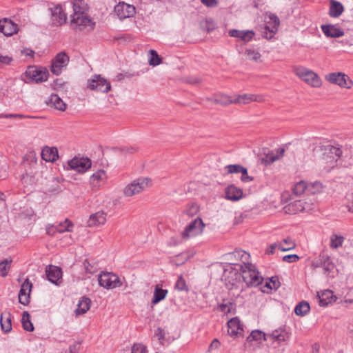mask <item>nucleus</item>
<instances>
[{
    "label": "nucleus",
    "instance_id": "nucleus-1",
    "mask_svg": "<svg viewBox=\"0 0 353 353\" xmlns=\"http://www.w3.org/2000/svg\"><path fill=\"white\" fill-rule=\"evenodd\" d=\"M342 148L328 141L320 142L314 148L313 155L322 166L329 170L335 166L339 159H341Z\"/></svg>",
    "mask_w": 353,
    "mask_h": 353
},
{
    "label": "nucleus",
    "instance_id": "nucleus-2",
    "mask_svg": "<svg viewBox=\"0 0 353 353\" xmlns=\"http://www.w3.org/2000/svg\"><path fill=\"white\" fill-rule=\"evenodd\" d=\"M73 14L72 15L71 23L80 28V30H92L94 29L95 23L88 15V6L83 0H74Z\"/></svg>",
    "mask_w": 353,
    "mask_h": 353
},
{
    "label": "nucleus",
    "instance_id": "nucleus-3",
    "mask_svg": "<svg viewBox=\"0 0 353 353\" xmlns=\"http://www.w3.org/2000/svg\"><path fill=\"white\" fill-rule=\"evenodd\" d=\"M232 265H234L235 270L240 271V274L248 286H257L261 283L263 277L253 264L244 262L243 264Z\"/></svg>",
    "mask_w": 353,
    "mask_h": 353
},
{
    "label": "nucleus",
    "instance_id": "nucleus-4",
    "mask_svg": "<svg viewBox=\"0 0 353 353\" xmlns=\"http://www.w3.org/2000/svg\"><path fill=\"white\" fill-rule=\"evenodd\" d=\"M286 338L287 333L283 330H274L268 335L260 330H254L248 337V340L251 341L264 339V341H272V344L274 343L280 344L281 342H284L286 340Z\"/></svg>",
    "mask_w": 353,
    "mask_h": 353
},
{
    "label": "nucleus",
    "instance_id": "nucleus-5",
    "mask_svg": "<svg viewBox=\"0 0 353 353\" xmlns=\"http://www.w3.org/2000/svg\"><path fill=\"white\" fill-rule=\"evenodd\" d=\"M294 73L301 80L312 88H320L322 85L319 76L307 68L297 66L294 68Z\"/></svg>",
    "mask_w": 353,
    "mask_h": 353
},
{
    "label": "nucleus",
    "instance_id": "nucleus-6",
    "mask_svg": "<svg viewBox=\"0 0 353 353\" xmlns=\"http://www.w3.org/2000/svg\"><path fill=\"white\" fill-rule=\"evenodd\" d=\"M87 88L92 91L108 93L111 90L110 82L101 74L92 75L87 81Z\"/></svg>",
    "mask_w": 353,
    "mask_h": 353
},
{
    "label": "nucleus",
    "instance_id": "nucleus-7",
    "mask_svg": "<svg viewBox=\"0 0 353 353\" xmlns=\"http://www.w3.org/2000/svg\"><path fill=\"white\" fill-rule=\"evenodd\" d=\"M99 284L107 290L121 287L122 281L116 274L109 272H102L98 276Z\"/></svg>",
    "mask_w": 353,
    "mask_h": 353
},
{
    "label": "nucleus",
    "instance_id": "nucleus-8",
    "mask_svg": "<svg viewBox=\"0 0 353 353\" xmlns=\"http://www.w3.org/2000/svg\"><path fill=\"white\" fill-rule=\"evenodd\" d=\"M150 185L148 178H139L134 180L123 189V194L126 196H132L141 192Z\"/></svg>",
    "mask_w": 353,
    "mask_h": 353
},
{
    "label": "nucleus",
    "instance_id": "nucleus-9",
    "mask_svg": "<svg viewBox=\"0 0 353 353\" xmlns=\"http://www.w3.org/2000/svg\"><path fill=\"white\" fill-rule=\"evenodd\" d=\"M312 267L314 269L323 268L324 274L327 276H330L335 268V265L330 257L325 253H321L318 257L312 261Z\"/></svg>",
    "mask_w": 353,
    "mask_h": 353
},
{
    "label": "nucleus",
    "instance_id": "nucleus-10",
    "mask_svg": "<svg viewBox=\"0 0 353 353\" xmlns=\"http://www.w3.org/2000/svg\"><path fill=\"white\" fill-rule=\"evenodd\" d=\"M204 225H205L201 219H195L185 227L181 234L182 238L187 240L190 238L201 234L203 232Z\"/></svg>",
    "mask_w": 353,
    "mask_h": 353
},
{
    "label": "nucleus",
    "instance_id": "nucleus-11",
    "mask_svg": "<svg viewBox=\"0 0 353 353\" xmlns=\"http://www.w3.org/2000/svg\"><path fill=\"white\" fill-rule=\"evenodd\" d=\"M325 79L341 88H350L353 85V82L350 77L343 72L330 73L325 77Z\"/></svg>",
    "mask_w": 353,
    "mask_h": 353
},
{
    "label": "nucleus",
    "instance_id": "nucleus-12",
    "mask_svg": "<svg viewBox=\"0 0 353 353\" xmlns=\"http://www.w3.org/2000/svg\"><path fill=\"white\" fill-rule=\"evenodd\" d=\"M25 75L30 81L37 83L46 81L48 79V72L46 70L39 69L35 66H29Z\"/></svg>",
    "mask_w": 353,
    "mask_h": 353
},
{
    "label": "nucleus",
    "instance_id": "nucleus-13",
    "mask_svg": "<svg viewBox=\"0 0 353 353\" xmlns=\"http://www.w3.org/2000/svg\"><path fill=\"white\" fill-rule=\"evenodd\" d=\"M69 60V57L65 52L58 53L52 61L51 72L55 75L60 74L62 69L68 64Z\"/></svg>",
    "mask_w": 353,
    "mask_h": 353
},
{
    "label": "nucleus",
    "instance_id": "nucleus-14",
    "mask_svg": "<svg viewBox=\"0 0 353 353\" xmlns=\"http://www.w3.org/2000/svg\"><path fill=\"white\" fill-rule=\"evenodd\" d=\"M92 162L90 159L75 157L68 161V166L78 172L83 173L91 168Z\"/></svg>",
    "mask_w": 353,
    "mask_h": 353
},
{
    "label": "nucleus",
    "instance_id": "nucleus-15",
    "mask_svg": "<svg viewBox=\"0 0 353 353\" xmlns=\"http://www.w3.org/2000/svg\"><path fill=\"white\" fill-rule=\"evenodd\" d=\"M50 21L53 26H59L64 24L67 20V14L60 5L50 8Z\"/></svg>",
    "mask_w": 353,
    "mask_h": 353
},
{
    "label": "nucleus",
    "instance_id": "nucleus-16",
    "mask_svg": "<svg viewBox=\"0 0 353 353\" xmlns=\"http://www.w3.org/2000/svg\"><path fill=\"white\" fill-rule=\"evenodd\" d=\"M114 12L121 19L132 17L134 15L135 7L125 2H119L114 7Z\"/></svg>",
    "mask_w": 353,
    "mask_h": 353
},
{
    "label": "nucleus",
    "instance_id": "nucleus-17",
    "mask_svg": "<svg viewBox=\"0 0 353 353\" xmlns=\"http://www.w3.org/2000/svg\"><path fill=\"white\" fill-rule=\"evenodd\" d=\"M32 288V283L28 279H26L21 284L19 293V301L21 304L23 305H28L30 303Z\"/></svg>",
    "mask_w": 353,
    "mask_h": 353
},
{
    "label": "nucleus",
    "instance_id": "nucleus-18",
    "mask_svg": "<svg viewBox=\"0 0 353 353\" xmlns=\"http://www.w3.org/2000/svg\"><path fill=\"white\" fill-rule=\"evenodd\" d=\"M18 26L12 20L4 18L0 20V32L5 36H12L18 32Z\"/></svg>",
    "mask_w": 353,
    "mask_h": 353
},
{
    "label": "nucleus",
    "instance_id": "nucleus-19",
    "mask_svg": "<svg viewBox=\"0 0 353 353\" xmlns=\"http://www.w3.org/2000/svg\"><path fill=\"white\" fill-rule=\"evenodd\" d=\"M285 151V148H279L275 150H272L264 154V155L261 158V161L265 165H270L281 159L284 155Z\"/></svg>",
    "mask_w": 353,
    "mask_h": 353
},
{
    "label": "nucleus",
    "instance_id": "nucleus-20",
    "mask_svg": "<svg viewBox=\"0 0 353 353\" xmlns=\"http://www.w3.org/2000/svg\"><path fill=\"white\" fill-rule=\"evenodd\" d=\"M263 101V96L253 94L235 95L233 99L234 103L235 104H248L252 101L261 102Z\"/></svg>",
    "mask_w": 353,
    "mask_h": 353
},
{
    "label": "nucleus",
    "instance_id": "nucleus-21",
    "mask_svg": "<svg viewBox=\"0 0 353 353\" xmlns=\"http://www.w3.org/2000/svg\"><path fill=\"white\" fill-rule=\"evenodd\" d=\"M269 18L271 21V24L266 26L264 28V31L262 32L263 37L268 39L274 37L279 26V19L276 16L271 14Z\"/></svg>",
    "mask_w": 353,
    "mask_h": 353
},
{
    "label": "nucleus",
    "instance_id": "nucleus-22",
    "mask_svg": "<svg viewBox=\"0 0 353 353\" xmlns=\"http://www.w3.org/2000/svg\"><path fill=\"white\" fill-rule=\"evenodd\" d=\"M321 28L323 34L327 37L339 38L344 34L343 30L336 27L335 25H322Z\"/></svg>",
    "mask_w": 353,
    "mask_h": 353
},
{
    "label": "nucleus",
    "instance_id": "nucleus-23",
    "mask_svg": "<svg viewBox=\"0 0 353 353\" xmlns=\"http://www.w3.org/2000/svg\"><path fill=\"white\" fill-rule=\"evenodd\" d=\"M228 332L230 336H236L242 334L243 332V325L238 317L232 318L228 322Z\"/></svg>",
    "mask_w": 353,
    "mask_h": 353
},
{
    "label": "nucleus",
    "instance_id": "nucleus-24",
    "mask_svg": "<svg viewBox=\"0 0 353 353\" xmlns=\"http://www.w3.org/2000/svg\"><path fill=\"white\" fill-rule=\"evenodd\" d=\"M225 198L228 200L236 201L243 196V191L241 188H237L234 185H228L225 190Z\"/></svg>",
    "mask_w": 353,
    "mask_h": 353
},
{
    "label": "nucleus",
    "instance_id": "nucleus-25",
    "mask_svg": "<svg viewBox=\"0 0 353 353\" xmlns=\"http://www.w3.org/2000/svg\"><path fill=\"white\" fill-rule=\"evenodd\" d=\"M41 158L47 162H54L58 157V150L55 147H44L41 150Z\"/></svg>",
    "mask_w": 353,
    "mask_h": 353
},
{
    "label": "nucleus",
    "instance_id": "nucleus-26",
    "mask_svg": "<svg viewBox=\"0 0 353 353\" xmlns=\"http://www.w3.org/2000/svg\"><path fill=\"white\" fill-rule=\"evenodd\" d=\"M254 34H255L252 30H239L233 29L229 31V35L230 37L239 38L244 42H249L251 41Z\"/></svg>",
    "mask_w": 353,
    "mask_h": 353
},
{
    "label": "nucleus",
    "instance_id": "nucleus-27",
    "mask_svg": "<svg viewBox=\"0 0 353 353\" xmlns=\"http://www.w3.org/2000/svg\"><path fill=\"white\" fill-rule=\"evenodd\" d=\"M46 275L48 279L52 283L57 284V281L61 278L62 273L61 269L54 265H50L46 268Z\"/></svg>",
    "mask_w": 353,
    "mask_h": 353
},
{
    "label": "nucleus",
    "instance_id": "nucleus-28",
    "mask_svg": "<svg viewBox=\"0 0 353 353\" xmlns=\"http://www.w3.org/2000/svg\"><path fill=\"white\" fill-rule=\"evenodd\" d=\"M106 221V214L102 211L97 212L90 215L88 221V225L89 227L103 225Z\"/></svg>",
    "mask_w": 353,
    "mask_h": 353
},
{
    "label": "nucleus",
    "instance_id": "nucleus-29",
    "mask_svg": "<svg viewBox=\"0 0 353 353\" xmlns=\"http://www.w3.org/2000/svg\"><path fill=\"white\" fill-rule=\"evenodd\" d=\"M319 299V305L325 307L329 303L336 301V297L333 294V292L330 290H325L318 294Z\"/></svg>",
    "mask_w": 353,
    "mask_h": 353
},
{
    "label": "nucleus",
    "instance_id": "nucleus-30",
    "mask_svg": "<svg viewBox=\"0 0 353 353\" xmlns=\"http://www.w3.org/2000/svg\"><path fill=\"white\" fill-rule=\"evenodd\" d=\"M330 4V16L334 18L339 17L344 10L342 3L335 0H331Z\"/></svg>",
    "mask_w": 353,
    "mask_h": 353
},
{
    "label": "nucleus",
    "instance_id": "nucleus-31",
    "mask_svg": "<svg viewBox=\"0 0 353 353\" xmlns=\"http://www.w3.org/2000/svg\"><path fill=\"white\" fill-rule=\"evenodd\" d=\"M304 207L302 206L301 200H296L290 203L283 208L285 213L287 214H296L303 212Z\"/></svg>",
    "mask_w": 353,
    "mask_h": 353
},
{
    "label": "nucleus",
    "instance_id": "nucleus-32",
    "mask_svg": "<svg viewBox=\"0 0 353 353\" xmlns=\"http://www.w3.org/2000/svg\"><path fill=\"white\" fill-rule=\"evenodd\" d=\"M50 106L54 107L56 109L64 111L66 108L65 103L57 94H52L48 101Z\"/></svg>",
    "mask_w": 353,
    "mask_h": 353
},
{
    "label": "nucleus",
    "instance_id": "nucleus-33",
    "mask_svg": "<svg viewBox=\"0 0 353 353\" xmlns=\"http://www.w3.org/2000/svg\"><path fill=\"white\" fill-rule=\"evenodd\" d=\"M2 330L7 333L12 330L11 314L8 312H4L1 315L0 319Z\"/></svg>",
    "mask_w": 353,
    "mask_h": 353
},
{
    "label": "nucleus",
    "instance_id": "nucleus-34",
    "mask_svg": "<svg viewBox=\"0 0 353 353\" xmlns=\"http://www.w3.org/2000/svg\"><path fill=\"white\" fill-rule=\"evenodd\" d=\"M341 159L350 166H353V147L345 145L342 148Z\"/></svg>",
    "mask_w": 353,
    "mask_h": 353
},
{
    "label": "nucleus",
    "instance_id": "nucleus-35",
    "mask_svg": "<svg viewBox=\"0 0 353 353\" xmlns=\"http://www.w3.org/2000/svg\"><path fill=\"white\" fill-rule=\"evenodd\" d=\"M91 301L87 297L81 298L78 303L77 308L75 310L77 315H81L85 314L90 307Z\"/></svg>",
    "mask_w": 353,
    "mask_h": 353
},
{
    "label": "nucleus",
    "instance_id": "nucleus-36",
    "mask_svg": "<svg viewBox=\"0 0 353 353\" xmlns=\"http://www.w3.org/2000/svg\"><path fill=\"white\" fill-rule=\"evenodd\" d=\"M168 294V290H164L161 285H157L154 288V295L152 298V303L157 304L163 300Z\"/></svg>",
    "mask_w": 353,
    "mask_h": 353
},
{
    "label": "nucleus",
    "instance_id": "nucleus-37",
    "mask_svg": "<svg viewBox=\"0 0 353 353\" xmlns=\"http://www.w3.org/2000/svg\"><path fill=\"white\" fill-rule=\"evenodd\" d=\"M310 304L305 301H302L296 305L294 312L297 316H303L310 312Z\"/></svg>",
    "mask_w": 353,
    "mask_h": 353
},
{
    "label": "nucleus",
    "instance_id": "nucleus-38",
    "mask_svg": "<svg viewBox=\"0 0 353 353\" xmlns=\"http://www.w3.org/2000/svg\"><path fill=\"white\" fill-rule=\"evenodd\" d=\"M233 99L232 97L226 95V94H218L214 97V102L218 104H221L222 105H227L231 103H234Z\"/></svg>",
    "mask_w": 353,
    "mask_h": 353
},
{
    "label": "nucleus",
    "instance_id": "nucleus-39",
    "mask_svg": "<svg viewBox=\"0 0 353 353\" xmlns=\"http://www.w3.org/2000/svg\"><path fill=\"white\" fill-rule=\"evenodd\" d=\"M292 190L296 195H301L303 193L307 194V183L305 181H301L294 185Z\"/></svg>",
    "mask_w": 353,
    "mask_h": 353
},
{
    "label": "nucleus",
    "instance_id": "nucleus-40",
    "mask_svg": "<svg viewBox=\"0 0 353 353\" xmlns=\"http://www.w3.org/2000/svg\"><path fill=\"white\" fill-rule=\"evenodd\" d=\"M344 241V237L341 235L333 234L330 236V247L333 249H337L342 246Z\"/></svg>",
    "mask_w": 353,
    "mask_h": 353
},
{
    "label": "nucleus",
    "instance_id": "nucleus-41",
    "mask_svg": "<svg viewBox=\"0 0 353 353\" xmlns=\"http://www.w3.org/2000/svg\"><path fill=\"white\" fill-rule=\"evenodd\" d=\"M106 178V174L105 171L100 170L94 173L90 176V181L94 185H97L98 183L104 181Z\"/></svg>",
    "mask_w": 353,
    "mask_h": 353
},
{
    "label": "nucleus",
    "instance_id": "nucleus-42",
    "mask_svg": "<svg viewBox=\"0 0 353 353\" xmlns=\"http://www.w3.org/2000/svg\"><path fill=\"white\" fill-rule=\"evenodd\" d=\"M279 243L280 244V250L283 252L291 250L296 247V243L290 238L285 239L283 241Z\"/></svg>",
    "mask_w": 353,
    "mask_h": 353
},
{
    "label": "nucleus",
    "instance_id": "nucleus-43",
    "mask_svg": "<svg viewBox=\"0 0 353 353\" xmlns=\"http://www.w3.org/2000/svg\"><path fill=\"white\" fill-rule=\"evenodd\" d=\"M323 190L322 184L319 181L307 183V194L320 193Z\"/></svg>",
    "mask_w": 353,
    "mask_h": 353
},
{
    "label": "nucleus",
    "instance_id": "nucleus-44",
    "mask_svg": "<svg viewBox=\"0 0 353 353\" xmlns=\"http://www.w3.org/2000/svg\"><path fill=\"white\" fill-rule=\"evenodd\" d=\"M21 323L23 324V329L28 332H32L34 330L32 323L30 320V315L28 312L23 313Z\"/></svg>",
    "mask_w": 353,
    "mask_h": 353
},
{
    "label": "nucleus",
    "instance_id": "nucleus-45",
    "mask_svg": "<svg viewBox=\"0 0 353 353\" xmlns=\"http://www.w3.org/2000/svg\"><path fill=\"white\" fill-rule=\"evenodd\" d=\"M12 260L11 259H6L0 261V275L2 276H7L10 268V264Z\"/></svg>",
    "mask_w": 353,
    "mask_h": 353
},
{
    "label": "nucleus",
    "instance_id": "nucleus-46",
    "mask_svg": "<svg viewBox=\"0 0 353 353\" xmlns=\"http://www.w3.org/2000/svg\"><path fill=\"white\" fill-rule=\"evenodd\" d=\"M54 227L57 232L63 233L64 232L71 231L72 224L68 219H66L64 222L60 223L59 225Z\"/></svg>",
    "mask_w": 353,
    "mask_h": 353
},
{
    "label": "nucleus",
    "instance_id": "nucleus-47",
    "mask_svg": "<svg viewBox=\"0 0 353 353\" xmlns=\"http://www.w3.org/2000/svg\"><path fill=\"white\" fill-rule=\"evenodd\" d=\"M245 54L249 60L258 61L260 60L261 55L259 52L254 49H246Z\"/></svg>",
    "mask_w": 353,
    "mask_h": 353
},
{
    "label": "nucleus",
    "instance_id": "nucleus-48",
    "mask_svg": "<svg viewBox=\"0 0 353 353\" xmlns=\"http://www.w3.org/2000/svg\"><path fill=\"white\" fill-rule=\"evenodd\" d=\"M150 58H149V63L151 65L156 66L161 63V59L159 57L157 52L154 50H150Z\"/></svg>",
    "mask_w": 353,
    "mask_h": 353
},
{
    "label": "nucleus",
    "instance_id": "nucleus-49",
    "mask_svg": "<svg viewBox=\"0 0 353 353\" xmlns=\"http://www.w3.org/2000/svg\"><path fill=\"white\" fill-rule=\"evenodd\" d=\"M245 167L239 164H230L225 167V170L229 174L241 173Z\"/></svg>",
    "mask_w": 353,
    "mask_h": 353
},
{
    "label": "nucleus",
    "instance_id": "nucleus-50",
    "mask_svg": "<svg viewBox=\"0 0 353 353\" xmlns=\"http://www.w3.org/2000/svg\"><path fill=\"white\" fill-rule=\"evenodd\" d=\"M175 289L180 290V291H185L188 290V288L186 285V282L185 279H183L182 275H180L178 277V279L175 283Z\"/></svg>",
    "mask_w": 353,
    "mask_h": 353
},
{
    "label": "nucleus",
    "instance_id": "nucleus-51",
    "mask_svg": "<svg viewBox=\"0 0 353 353\" xmlns=\"http://www.w3.org/2000/svg\"><path fill=\"white\" fill-rule=\"evenodd\" d=\"M233 255L235 256L241 257V259L245 258L246 259L250 256L249 254L243 250H236L233 253H229L225 255L227 259H230Z\"/></svg>",
    "mask_w": 353,
    "mask_h": 353
},
{
    "label": "nucleus",
    "instance_id": "nucleus-52",
    "mask_svg": "<svg viewBox=\"0 0 353 353\" xmlns=\"http://www.w3.org/2000/svg\"><path fill=\"white\" fill-rule=\"evenodd\" d=\"M13 59L12 57L8 55H0V68L3 65H10Z\"/></svg>",
    "mask_w": 353,
    "mask_h": 353
},
{
    "label": "nucleus",
    "instance_id": "nucleus-53",
    "mask_svg": "<svg viewBox=\"0 0 353 353\" xmlns=\"http://www.w3.org/2000/svg\"><path fill=\"white\" fill-rule=\"evenodd\" d=\"M146 347L141 343L134 344L132 348V353H145Z\"/></svg>",
    "mask_w": 353,
    "mask_h": 353
},
{
    "label": "nucleus",
    "instance_id": "nucleus-54",
    "mask_svg": "<svg viewBox=\"0 0 353 353\" xmlns=\"http://www.w3.org/2000/svg\"><path fill=\"white\" fill-rule=\"evenodd\" d=\"M299 259V256L297 254H288L283 256L282 258L283 261L290 263L296 262Z\"/></svg>",
    "mask_w": 353,
    "mask_h": 353
},
{
    "label": "nucleus",
    "instance_id": "nucleus-55",
    "mask_svg": "<svg viewBox=\"0 0 353 353\" xmlns=\"http://www.w3.org/2000/svg\"><path fill=\"white\" fill-rule=\"evenodd\" d=\"M302 203V206L304 207L303 209V212H309L313 209L314 203L311 200L307 201L305 199L301 200Z\"/></svg>",
    "mask_w": 353,
    "mask_h": 353
},
{
    "label": "nucleus",
    "instance_id": "nucleus-56",
    "mask_svg": "<svg viewBox=\"0 0 353 353\" xmlns=\"http://www.w3.org/2000/svg\"><path fill=\"white\" fill-rule=\"evenodd\" d=\"M346 200L348 210L353 212V192L347 194Z\"/></svg>",
    "mask_w": 353,
    "mask_h": 353
},
{
    "label": "nucleus",
    "instance_id": "nucleus-57",
    "mask_svg": "<svg viewBox=\"0 0 353 353\" xmlns=\"http://www.w3.org/2000/svg\"><path fill=\"white\" fill-rule=\"evenodd\" d=\"M242 170L243 171L241 173V180L245 183L252 181L253 180V177L248 175L247 168H244V169Z\"/></svg>",
    "mask_w": 353,
    "mask_h": 353
},
{
    "label": "nucleus",
    "instance_id": "nucleus-58",
    "mask_svg": "<svg viewBox=\"0 0 353 353\" xmlns=\"http://www.w3.org/2000/svg\"><path fill=\"white\" fill-rule=\"evenodd\" d=\"M232 308V305L230 303H224L219 305V310L225 314L230 313Z\"/></svg>",
    "mask_w": 353,
    "mask_h": 353
},
{
    "label": "nucleus",
    "instance_id": "nucleus-59",
    "mask_svg": "<svg viewBox=\"0 0 353 353\" xmlns=\"http://www.w3.org/2000/svg\"><path fill=\"white\" fill-rule=\"evenodd\" d=\"M276 248L280 250V244L279 242L271 244L267 249L266 253L268 254H272L274 252Z\"/></svg>",
    "mask_w": 353,
    "mask_h": 353
},
{
    "label": "nucleus",
    "instance_id": "nucleus-60",
    "mask_svg": "<svg viewBox=\"0 0 353 353\" xmlns=\"http://www.w3.org/2000/svg\"><path fill=\"white\" fill-rule=\"evenodd\" d=\"M201 3L208 8H214L217 6L216 0H201Z\"/></svg>",
    "mask_w": 353,
    "mask_h": 353
},
{
    "label": "nucleus",
    "instance_id": "nucleus-61",
    "mask_svg": "<svg viewBox=\"0 0 353 353\" xmlns=\"http://www.w3.org/2000/svg\"><path fill=\"white\" fill-rule=\"evenodd\" d=\"M83 265V267H84L86 272L92 274L94 272V269L93 266H92L90 264V263L88 260H85Z\"/></svg>",
    "mask_w": 353,
    "mask_h": 353
},
{
    "label": "nucleus",
    "instance_id": "nucleus-62",
    "mask_svg": "<svg viewBox=\"0 0 353 353\" xmlns=\"http://www.w3.org/2000/svg\"><path fill=\"white\" fill-rule=\"evenodd\" d=\"M198 211V206L196 205H192L190 208L185 211V213L190 216H192Z\"/></svg>",
    "mask_w": 353,
    "mask_h": 353
},
{
    "label": "nucleus",
    "instance_id": "nucleus-63",
    "mask_svg": "<svg viewBox=\"0 0 353 353\" xmlns=\"http://www.w3.org/2000/svg\"><path fill=\"white\" fill-rule=\"evenodd\" d=\"M279 286L278 283L272 279H271L270 282L266 283V287L270 289H277Z\"/></svg>",
    "mask_w": 353,
    "mask_h": 353
},
{
    "label": "nucleus",
    "instance_id": "nucleus-64",
    "mask_svg": "<svg viewBox=\"0 0 353 353\" xmlns=\"http://www.w3.org/2000/svg\"><path fill=\"white\" fill-rule=\"evenodd\" d=\"M46 232L48 235L53 236L56 232L55 227L54 225L48 226L46 228Z\"/></svg>",
    "mask_w": 353,
    "mask_h": 353
}]
</instances>
